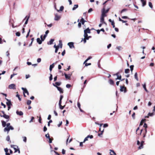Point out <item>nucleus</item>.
<instances>
[{
  "label": "nucleus",
  "mask_w": 155,
  "mask_h": 155,
  "mask_svg": "<svg viewBox=\"0 0 155 155\" xmlns=\"http://www.w3.org/2000/svg\"><path fill=\"white\" fill-rule=\"evenodd\" d=\"M1 113H2L3 114V115H2V114L0 113V116L1 117H3L5 119H8V120H7L6 121H8L9 120V116L6 115L3 111H1Z\"/></svg>",
  "instance_id": "1"
},
{
  "label": "nucleus",
  "mask_w": 155,
  "mask_h": 155,
  "mask_svg": "<svg viewBox=\"0 0 155 155\" xmlns=\"http://www.w3.org/2000/svg\"><path fill=\"white\" fill-rule=\"evenodd\" d=\"M63 97V95H61L60 96V100H59V107H60V109L61 110L63 109L65 107V106H62L61 104V102H62L61 100Z\"/></svg>",
  "instance_id": "2"
},
{
  "label": "nucleus",
  "mask_w": 155,
  "mask_h": 155,
  "mask_svg": "<svg viewBox=\"0 0 155 155\" xmlns=\"http://www.w3.org/2000/svg\"><path fill=\"white\" fill-rule=\"evenodd\" d=\"M84 38L83 39H82L81 41H84V43H85L86 41V40H88L89 39V38L90 37H88L87 33H86V32H84Z\"/></svg>",
  "instance_id": "3"
},
{
  "label": "nucleus",
  "mask_w": 155,
  "mask_h": 155,
  "mask_svg": "<svg viewBox=\"0 0 155 155\" xmlns=\"http://www.w3.org/2000/svg\"><path fill=\"white\" fill-rule=\"evenodd\" d=\"M109 9L110 8H109L107 10H105V6H104L103 9L101 10V14H103L104 13V15H106V14L108 12L109 10Z\"/></svg>",
  "instance_id": "4"
},
{
  "label": "nucleus",
  "mask_w": 155,
  "mask_h": 155,
  "mask_svg": "<svg viewBox=\"0 0 155 155\" xmlns=\"http://www.w3.org/2000/svg\"><path fill=\"white\" fill-rule=\"evenodd\" d=\"M95 123L97 124H98L99 125H100V127H101L103 125L102 124H99L97 123V122H96ZM104 129L103 128V130H101V127H100L99 129V131H100L101 132V133H98V136H101L102 134L104 132Z\"/></svg>",
  "instance_id": "5"
},
{
  "label": "nucleus",
  "mask_w": 155,
  "mask_h": 155,
  "mask_svg": "<svg viewBox=\"0 0 155 155\" xmlns=\"http://www.w3.org/2000/svg\"><path fill=\"white\" fill-rule=\"evenodd\" d=\"M143 127L145 128V129H144V130H143L144 132L143 133V137H144L145 136L146 133L147 132V124L146 123H145L143 125Z\"/></svg>",
  "instance_id": "6"
},
{
  "label": "nucleus",
  "mask_w": 155,
  "mask_h": 155,
  "mask_svg": "<svg viewBox=\"0 0 155 155\" xmlns=\"http://www.w3.org/2000/svg\"><path fill=\"white\" fill-rule=\"evenodd\" d=\"M54 20L56 21H58L61 18V17L60 15H58L57 13H54Z\"/></svg>",
  "instance_id": "7"
},
{
  "label": "nucleus",
  "mask_w": 155,
  "mask_h": 155,
  "mask_svg": "<svg viewBox=\"0 0 155 155\" xmlns=\"http://www.w3.org/2000/svg\"><path fill=\"white\" fill-rule=\"evenodd\" d=\"M107 16V15H104V14L103 13V14H101V19H100V21L101 22L103 23H105V22L104 21V17H105Z\"/></svg>",
  "instance_id": "8"
},
{
  "label": "nucleus",
  "mask_w": 155,
  "mask_h": 155,
  "mask_svg": "<svg viewBox=\"0 0 155 155\" xmlns=\"http://www.w3.org/2000/svg\"><path fill=\"white\" fill-rule=\"evenodd\" d=\"M120 91L123 92L124 91V93L127 92V88L124 86H120Z\"/></svg>",
  "instance_id": "9"
},
{
  "label": "nucleus",
  "mask_w": 155,
  "mask_h": 155,
  "mask_svg": "<svg viewBox=\"0 0 155 155\" xmlns=\"http://www.w3.org/2000/svg\"><path fill=\"white\" fill-rule=\"evenodd\" d=\"M53 85L54 86L57 88L58 90L60 91V93H63V91L62 88L60 87L57 86L54 83L53 84Z\"/></svg>",
  "instance_id": "10"
},
{
  "label": "nucleus",
  "mask_w": 155,
  "mask_h": 155,
  "mask_svg": "<svg viewBox=\"0 0 155 155\" xmlns=\"http://www.w3.org/2000/svg\"><path fill=\"white\" fill-rule=\"evenodd\" d=\"M72 74V73L71 72V74H69L68 75L66 74V73L64 74V75L65 76V78L66 79H68L69 80L71 79V76Z\"/></svg>",
  "instance_id": "11"
},
{
  "label": "nucleus",
  "mask_w": 155,
  "mask_h": 155,
  "mask_svg": "<svg viewBox=\"0 0 155 155\" xmlns=\"http://www.w3.org/2000/svg\"><path fill=\"white\" fill-rule=\"evenodd\" d=\"M8 88L10 89H16L15 85L14 84H11L9 85Z\"/></svg>",
  "instance_id": "12"
},
{
  "label": "nucleus",
  "mask_w": 155,
  "mask_h": 155,
  "mask_svg": "<svg viewBox=\"0 0 155 155\" xmlns=\"http://www.w3.org/2000/svg\"><path fill=\"white\" fill-rule=\"evenodd\" d=\"M11 147L13 148L14 150H15V153L17 152L18 149H17V148H18V146L14 145H11Z\"/></svg>",
  "instance_id": "13"
},
{
  "label": "nucleus",
  "mask_w": 155,
  "mask_h": 155,
  "mask_svg": "<svg viewBox=\"0 0 155 155\" xmlns=\"http://www.w3.org/2000/svg\"><path fill=\"white\" fill-rule=\"evenodd\" d=\"M93 137V136L92 135H88L86 137L85 139H84V141L83 142H84L86 141H87L88 140V139L89 138H90L91 139Z\"/></svg>",
  "instance_id": "14"
},
{
  "label": "nucleus",
  "mask_w": 155,
  "mask_h": 155,
  "mask_svg": "<svg viewBox=\"0 0 155 155\" xmlns=\"http://www.w3.org/2000/svg\"><path fill=\"white\" fill-rule=\"evenodd\" d=\"M21 89L23 91V94L26 93L28 95H29V93L26 88L24 87H22Z\"/></svg>",
  "instance_id": "15"
},
{
  "label": "nucleus",
  "mask_w": 155,
  "mask_h": 155,
  "mask_svg": "<svg viewBox=\"0 0 155 155\" xmlns=\"http://www.w3.org/2000/svg\"><path fill=\"white\" fill-rule=\"evenodd\" d=\"M68 45L69 46L70 48H74V43L73 42H69L68 44Z\"/></svg>",
  "instance_id": "16"
},
{
  "label": "nucleus",
  "mask_w": 155,
  "mask_h": 155,
  "mask_svg": "<svg viewBox=\"0 0 155 155\" xmlns=\"http://www.w3.org/2000/svg\"><path fill=\"white\" fill-rule=\"evenodd\" d=\"M58 48H61L62 46V42L61 40L59 41V43L58 45H57Z\"/></svg>",
  "instance_id": "17"
},
{
  "label": "nucleus",
  "mask_w": 155,
  "mask_h": 155,
  "mask_svg": "<svg viewBox=\"0 0 155 155\" xmlns=\"http://www.w3.org/2000/svg\"><path fill=\"white\" fill-rule=\"evenodd\" d=\"M77 105H78V107L79 108L80 111L81 112H83V110L81 109V104H80V103L79 101H78V102Z\"/></svg>",
  "instance_id": "18"
},
{
  "label": "nucleus",
  "mask_w": 155,
  "mask_h": 155,
  "mask_svg": "<svg viewBox=\"0 0 155 155\" xmlns=\"http://www.w3.org/2000/svg\"><path fill=\"white\" fill-rule=\"evenodd\" d=\"M5 99L8 102H6V104L8 106H10L12 105L11 102L10 101H9L8 99L5 98Z\"/></svg>",
  "instance_id": "19"
},
{
  "label": "nucleus",
  "mask_w": 155,
  "mask_h": 155,
  "mask_svg": "<svg viewBox=\"0 0 155 155\" xmlns=\"http://www.w3.org/2000/svg\"><path fill=\"white\" fill-rule=\"evenodd\" d=\"M16 114L20 116L22 115L23 114V113L21 111H19L18 110H17L16 112Z\"/></svg>",
  "instance_id": "20"
},
{
  "label": "nucleus",
  "mask_w": 155,
  "mask_h": 155,
  "mask_svg": "<svg viewBox=\"0 0 155 155\" xmlns=\"http://www.w3.org/2000/svg\"><path fill=\"white\" fill-rule=\"evenodd\" d=\"M42 41V40L40 39L39 38H38L37 39V41L39 44H41Z\"/></svg>",
  "instance_id": "21"
},
{
  "label": "nucleus",
  "mask_w": 155,
  "mask_h": 155,
  "mask_svg": "<svg viewBox=\"0 0 155 155\" xmlns=\"http://www.w3.org/2000/svg\"><path fill=\"white\" fill-rule=\"evenodd\" d=\"M146 120V119H144L142 120H141V121L140 122L139 126H141L143 124V123L145 122Z\"/></svg>",
  "instance_id": "22"
},
{
  "label": "nucleus",
  "mask_w": 155,
  "mask_h": 155,
  "mask_svg": "<svg viewBox=\"0 0 155 155\" xmlns=\"http://www.w3.org/2000/svg\"><path fill=\"white\" fill-rule=\"evenodd\" d=\"M64 9V7L63 6H62L60 7L59 10L57 9V11L58 12H59L60 11H62Z\"/></svg>",
  "instance_id": "23"
},
{
  "label": "nucleus",
  "mask_w": 155,
  "mask_h": 155,
  "mask_svg": "<svg viewBox=\"0 0 155 155\" xmlns=\"http://www.w3.org/2000/svg\"><path fill=\"white\" fill-rule=\"evenodd\" d=\"M29 18V16H26L25 17V18L24 19H26V20L25 22V24L26 25V24H27Z\"/></svg>",
  "instance_id": "24"
},
{
  "label": "nucleus",
  "mask_w": 155,
  "mask_h": 155,
  "mask_svg": "<svg viewBox=\"0 0 155 155\" xmlns=\"http://www.w3.org/2000/svg\"><path fill=\"white\" fill-rule=\"evenodd\" d=\"M109 82L110 84L112 85H114V82L111 79H110L109 80Z\"/></svg>",
  "instance_id": "25"
},
{
  "label": "nucleus",
  "mask_w": 155,
  "mask_h": 155,
  "mask_svg": "<svg viewBox=\"0 0 155 155\" xmlns=\"http://www.w3.org/2000/svg\"><path fill=\"white\" fill-rule=\"evenodd\" d=\"M110 155H116V153H115L114 151L111 150H110Z\"/></svg>",
  "instance_id": "26"
},
{
  "label": "nucleus",
  "mask_w": 155,
  "mask_h": 155,
  "mask_svg": "<svg viewBox=\"0 0 155 155\" xmlns=\"http://www.w3.org/2000/svg\"><path fill=\"white\" fill-rule=\"evenodd\" d=\"M5 151V152L6 155H10V153H8V149L7 148L4 149Z\"/></svg>",
  "instance_id": "27"
},
{
  "label": "nucleus",
  "mask_w": 155,
  "mask_h": 155,
  "mask_svg": "<svg viewBox=\"0 0 155 155\" xmlns=\"http://www.w3.org/2000/svg\"><path fill=\"white\" fill-rule=\"evenodd\" d=\"M78 5H75L72 8V10L73 11L75 10L76 8H78Z\"/></svg>",
  "instance_id": "28"
},
{
  "label": "nucleus",
  "mask_w": 155,
  "mask_h": 155,
  "mask_svg": "<svg viewBox=\"0 0 155 155\" xmlns=\"http://www.w3.org/2000/svg\"><path fill=\"white\" fill-rule=\"evenodd\" d=\"M141 2L142 3V6L143 7L145 6L146 5V1H144V0H140Z\"/></svg>",
  "instance_id": "29"
},
{
  "label": "nucleus",
  "mask_w": 155,
  "mask_h": 155,
  "mask_svg": "<svg viewBox=\"0 0 155 155\" xmlns=\"http://www.w3.org/2000/svg\"><path fill=\"white\" fill-rule=\"evenodd\" d=\"M84 32H86V33H90V30L88 28L87 29L85 30L84 31Z\"/></svg>",
  "instance_id": "30"
},
{
  "label": "nucleus",
  "mask_w": 155,
  "mask_h": 155,
  "mask_svg": "<svg viewBox=\"0 0 155 155\" xmlns=\"http://www.w3.org/2000/svg\"><path fill=\"white\" fill-rule=\"evenodd\" d=\"M54 41V39H51L50 41L48 42V45H51L52 44L53 42Z\"/></svg>",
  "instance_id": "31"
},
{
  "label": "nucleus",
  "mask_w": 155,
  "mask_h": 155,
  "mask_svg": "<svg viewBox=\"0 0 155 155\" xmlns=\"http://www.w3.org/2000/svg\"><path fill=\"white\" fill-rule=\"evenodd\" d=\"M10 130V129L8 127H6L4 129V131H7L8 134V133L9 131Z\"/></svg>",
  "instance_id": "32"
},
{
  "label": "nucleus",
  "mask_w": 155,
  "mask_h": 155,
  "mask_svg": "<svg viewBox=\"0 0 155 155\" xmlns=\"http://www.w3.org/2000/svg\"><path fill=\"white\" fill-rule=\"evenodd\" d=\"M134 78L137 81H138V78L137 77V72H136L134 74Z\"/></svg>",
  "instance_id": "33"
},
{
  "label": "nucleus",
  "mask_w": 155,
  "mask_h": 155,
  "mask_svg": "<svg viewBox=\"0 0 155 155\" xmlns=\"http://www.w3.org/2000/svg\"><path fill=\"white\" fill-rule=\"evenodd\" d=\"M2 126H3V127H5L6 124L5 122V121H2Z\"/></svg>",
  "instance_id": "34"
},
{
  "label": "nucleus",
  "mask_w": 155,
  "mask_h": 155,
  "mask_svg": "<svg viewBox=\"0 0 155 155\" xmlns=\"http://www.w3.org/2000/svg\"><path fill=\"white\" fill-rule=\"evenodd\" d=\"M54 64H53L50 65L49 69H50L51 72L52 71V69L54 68Z\"/></svg>",
  "instance_id": "35"
},
{
  "label": "nucleus",
  "mask_w": 155,
  "mask_h": 155,
  "mask_svg": "<svg viewBox=\"0 0 155 155\" xmlns=\"http://www.w3.org/2000/svg\"><path fill=\"white\" fill-rule=\"evenodd\" d=\"M92 57L91 56H89L88 57V58L85 60V61H84V64H85L86 62L88 60L92 58Z\"/></svg>",
  "instance_id": "36"
},
{
  "label": "nucleus",
  "mask_w": 155,
  "mask_h": 155,
  "mask_svg": "<svg viewBox=\"0 0 155 155\" xmlns=\"http://www.w3.org/2000/svg\"><path fill=\"white\" fill-rule=\"evenodd\" d=\"M16 93H17V94L16 95V97H18L19 101H21V98L20 97V95L18 94V92H17Z\"/></svg>",
  "instance_id": "37"
},
{
  "label": "nucleus",
  "mask_w": 155,
  "mask_h": 155,
  "mask_svg": "<svg viewBox=\"0 0 155 155\" xmlns=\"http://www.w3.org/2000/svg\"><path fill=\"white\" fill-rule=\"evenodd\" d=\"M61 84V82H56L54 84L57 86H60Z\"/></svg>",
  "instance_id": "38"
},
{
  "label": "nucleus",
  "mask_w": 155,
  "mask_h": 155,
  "mask_svg": "<svg viewBox=\"0 0 155 155\" xmlns=\"http://www.w3.org/2000/svg\"><path fill=\"white\" fill-rule=\"evenodd\" d=\"M121 75H120L119 76H117V78L115 79V80H117L118 79L121 80Z\"/></svg>",
  "instance_id": "39"
},
{
  "label": "nucleus",
  "mask_w": 155,
  "mask_h": 155,
  "mask_svg": "<svg viewBox=\"0 0 155 155\" xmlns=\"http://www.w3.org/2000/svg\"><path fill=\"white\" fill-rule=\"evenodd\" d=\"M149 6L151 8H153V5H152V3L150 2H149L148 3Z\"/></svg>",
  "instance_id": "40"
},
{
  "label": "nucleus",
  "mask_w": 155,
  "mask_h": 155,
  "mask_svg": "<svg viewBox=\"0 0 155 155\" xmlns=\"http://www.w3.org/2000/svg\"><path fill=\"white\" fill-rule=\"evenodd\" d=\"M31 101L30 100H28L27 102V104L28 105H29L31 103Z\"/></svg>",
  "instance_id": "41"
},
{
  "label": "nucleus",
  "mask_w": 155,
  "mask_h": 155,
  "mask_svg": "<svg viewBox=\"0 0 155 155\" xmlns=\"http://www.w3.org/2000/svg\"><path fill=\"white\" fill-rule=\"evenodd\" d=\"M85 21H84L83 18H82L81 20V23L82 25H84Z\"/></svg>",
  "instance_id": "42"
},
{
  "label": "nucleus",
  "mask_w": 155,
  "mask_h": 155,
  "mask_svg": "<svg viewBox=\"0 0 155 155\" xmlns=\"http://www.w3.org/2000/svg\"><path fill=\"white\" fill-rule=\"evenodd\" d=\"M143 148V145L142 144H140V146L138 147V149H140Z\"/></svg>",
  "instance_id": "43"
},
{
  "label": "nucleus",
  "mask_w": 155,
  "mask_h": 155,
  "mask_svg": "<svg viewBox=\"0 0 155 155\" xmlns=\"http://www.w3.org/2000/svg\"><path fill=\"white\" fill-rule=\"evenodd\" d=\"M134 67V66L133 65H130V70H131V71L132 72L133 70Z\"/></svg>",
  "instance_id": "44"
},
{
  "label": "nucleus",
  "mask_w": 155,
  "mask_h": 155,
  "mask_svg": "<svg viewBox=\"0 0 155 155\" xmlns=\"http://www.w3.org/2000/svg\"><path fill=\"white\" fill-rule=\"evenodd\" d=\"M6 140L8 141H10V142H11V141H10V137L9 136H8L7 137H6Z\"/></svg>",
  "instance_id": "45"
},
{
  "label": "nucleus",
  "mask_w": 155,
  "mask_h": 155,
  "mask_svg": "<svg viewBox=\"0 0 155 155\" xmlns=\"http://www.w3.org/2000/svg\"><path fill=\"white\" fill-rule=\"evenodd\" d=\"M49 140V142L50 143H52V140H53V138L52 137V138H50L48 139Z\"/></svg>",
  "instance_id": "46"
},
{
  "label": "nucleus",
  "mask_w": 155,
  "mask_h": 155,
  "mask_svg": "<svg viewBox=\"0 0 155 155\" xmlns=\"http://www.w3.org/2000/svg\"><path fill=\"white\" fill-rule=\"evenodd\" d=\"M130 71V70L129 69H125V73H129Z\"/></svg>",
  "instance_id": "47"
},
{
  "label": "nucleus",
  "mask_w": 155,
  "mask_h": 155,
  "mask_svg": "<svg viewBox=\"0 0 155 155\" xmlns=\"http://www.w3.org/2000/svg\"><path fill=\"white\" fill-rule=\"evenodd\" d=\"M45 136L48 139L50 138L49 134L48 133L47 134H46L45 135Z\"/></svg>",
  "instance_id": "48"
},
{
  "label": "nucleus",
  "mask_w": 155,
  "mask_h": 155,
  "mask_svg": "<svg viewBox=\"0 0 155 155\" xmlns=\"http://www.w3.org/2000/svg\"><path fill=\"white\" fill-rule=\"evenodd\" d=\"M154 115V113H149L148 114V116H152Z\"/></svg>",
  "instance_id": "49"
},
{
  "label": "nucleus",
  "mask_w": 155,
  "mask_h": 155,
  "mask_svg": "<svg viewBox=\"0 0 155 155\" xmlns=\"http://www.w3.org/2000/svg\"><path fill=\"white\" fill-rule=\"evenodd\" d=\"M127 10V9L126 8H124L122 10L121 12V13H122L123 12H126Z\"/></svg>",
  "instance_id": "50"
},
{
  "label": "nucleus",
  "mask_w": 155,
  "mask_h": 155,
  "mask_svg": "<svg viewBox=\"0 0 155 155\" xmlns=\"http://www.w3.org/2000/svg\"><path fill=\"white\" fill-rule=\"evenodd\" d=\"M53 79V78H52V74H50V77H49V80L51 81Z\"/></svg>",
  "instance_id": "51"
},
{
  "label": "nucleus",
  "mask_w": 155,
  "mask_h": 155,
  "mask_svg": "<svg viewBox=\"0 0 155 155\" xmlns=\"http://www.w3.org/2000/svg\"><path fill=\"white\" fill-rule=\"evenodd\" d=\"M84 64H85V66H87L88 65H90L91 64V63H87V62H86V63Z\"/></svg>",
  "instance_id": "52"
},
{
  "label": "nucleus",
  "mask_w": 155,
  "mask_h": 155,
  "mask_svg": "<svg viewBox=\"0 0 155 155\" xmlns=\"http://www.w3.org/2000/svg\"><path fill=\"white\" fill-rule=\"evenodd\" d=\"M16 35L17 36H19L20 35V34L19 32H17L16 33Z\"/></svg>",
  "instance_id": "53"
},
{
  "label": "nucleus",
  "mask_w": 155,
  "mask_h": 155,
  "mask_svg": "<svg viewBox=\"0 0 155 155\" xmlns=\"http://www.w3.org/2000/svg\"><path fill=\"white\" fill-rule=\"evenodd\" d=\"M23 141H24V142H26V141H27L26 137H23Z\"/></svg>",
  "instance_id": "54"
},
{
  "label": "nucleus",
  "mask_w": 155,
  "mask_h": 155,
  "mask_svg": "<svg viewBox=\"0 0 155 155\" xmlns=\"http://www.w3.org/2000/svg\"><path fill=\"white\" fill-rule=\"evenodd\" d=\"M71 86V85L70 84H67L66 85V87L68 88H69Z\"/></svg>",
  "instance_id": "55"
},
{
  "label": "nucleus",
  "mask_w": 155,
  "mask_h": 155,
  "mask_svg": "<svg viewBox=\"0 0 155 155\" xmlns=\"http://www.w3.org/2000/svg\"><path fill=\"white\" fill-rule=\"evenodd\" d=\"M135 114L134 112L133 114H132V117H133L134 119L135 118Z\"/></svg>",
  "instance_id": "56"
},
{
  "label": "nucleus",
  "mask_w": 155,
  "mask_h": 155,
  "mask_svg": "<svg viewBox=\"0 0 155 155\" xmlns=\"http://www.w3.org/2000/svg\"><path fill=\"white\" fill-rule=\"evenodd\" d=\"M47 130V128L45 126L43 128V131L44 132L46 131Z\"/></svg>",
  "instance_id": "57"
},
{
  "label": "nucleus",
  "mask_w": 155,
  "mask_h": 155,
  "mask_svg": "<svg viewBox=\"0 0 155 155\" xmlns=\"http://www.w3.org/2000/svg\"><path fill=\"white\" fill-rule=\"evenodd\" d=\"M62 153L63 154H65V150L64 149H63L62 150Z\"/></svg>",
  "instance_id": "58"
},
{
  "label": "nucleus",
  "mask_w": 155,
  "mask_h": 155,
  "mask_svg": "<svg viewBox=\"0 0 155 155\" xmlns=\"http://www.w3.org/2000/svg\"><path fill=\"white\" fill-rule=\"evenodd\" d=\"M111 25L113 26V28H114L115 27L114 23L113 21L111 23Z\"/></svg>",
  "instance_id": "59"
},
{
  "label": "nucleus",
  "mask_w": 155,
  "mask_h": 155,
  "mask_svg": "<svg viewBox=\"0 0 155 155\" xmlns=\"http://www.w3.org/2000/svg\"><path fill=\"white\" fill-rule=\"evenodd\" d=\"M154 65V63H151L150 64V66H151V67H153V66Z\"/></svg>",
  "instance_id": "60"
},
{
  "label": "nucleus",
  "mask_w": 155,
  "mask_h": 155,
  "mask_svg": "<svg viewBox=\"0 0 155 155\" xmlns=\"http://www.w3.org/2000/svg\"><path fill=\"white\" fill-rule=\"evenodd\" d=\"M93 11V9L92 8H90L88 11V13H90L91 12H92Z\"/></svg>",
  "instance_id": "61"
},
{
  "label": "nucleus",
  "mask_w": 155,
  "mask_h": 155,
  "mask_svg": "<svg viewBox=\"0 0 155 155\" xmlns=\"http://www.w3.org/2000/svg\"><path fill=\"white\" fill-rule=\"evenodd\" d=\"M108 126V125L107 124H105L103 126V127H107Z\"/></svg>",
  "instance_id": "62"
},
{
  "label": "nucleus",
  "mask_w": 155,
  "mask_h": 155,
  "mask_svg": "<svg viewBox=\"0 0 155 155\" xmlns=\"http://www.w3.org/2000/svg\"><path fill=\"white\" fill-rule=\"evenodd\" d=\"M8 127L10 129H10L11 130H13L14 129V128L12 127L11 126H9V127Z\"/></svg>",
  "instance_id": "63"
},
{
  "label": "nucleus",
  "mask_w": 155,
  "mask_h": 155,
  "mask_svg": "<svg viewBox=\"0 0 155 155\" xmlns=\"http://www.w3.org/2000/svg\"><path fill=\"white\" fill-rule=\"evenodd\" d=\"M65 50H64L62 52V56H64V55L65 54Z\"/></svg>",
  "instance_id": "64"
}]
</instances>
